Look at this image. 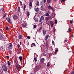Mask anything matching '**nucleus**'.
<instances>
[{
	"mask_svg": "<svg viewBox=\"0 0 74 74\" xmlns=\"http://www.w3.org/2000/svg\"><path fill=\"white\" fill-rule=\"evenodd\" d=\"M50 25H51V27H53V25L54 24L53 23V22H52V21H50Z\"/></svg>",
	"mask_w": 74,
	"mask_h": 74,
	"instance_id": "39448f33",
	"label": "nucleus"
},
{
	"mask_svg": "<svg viewBox=\"0 0 74 74\" xmlns=\"http://www.w3.org/2000/svg\"><path fill=\"white\" fill-rule=\"evenodd\" d=\"M13 18L14 20H16L17 19V16L16 15H14L13 16Z\"/></svg>",
	"mask_w": 74,
	"mask_h": 74,
	"instance_id": "0eeeda50",
	"label": "nucleus"
},
{
	"mask_svg": "<svg viewBox=\"0 0 74 74\" xmlns=\"http://www.w3.org/2000/svg\"><path fill=\"white\" fill-rule=\"evenodd\" d=\"M20 45H21V42H20Z\"/></svg>",
	"mask_w": 74,
	"mask_h": 74,
	"instance_id": "603ef678",
	"label": "nucleus"
},
{
	"mask_svg": "<svg viewBox=\"0 0 74 74\" xmlns=\"http://www.w3.org/2000/svg\"><path fill=\"white\" fill-rule=\"evenodd\" d=\"M58 23V21H57V20H55V23L56 24V23Z\"/></svg>",
	"mask_w": 74,
	"mask_h": 74,
	"instance_id": "72a5a7b5",
	"label": "nucleus"
},
{
	"mask_svg": "<svg viewBox=\"0 0 74 74\" xmlns=\"http://www.w3.org/2000/svg\"><path fill=\"white\" fill-rule=\"evenodd\" d=\"M35 53H34V54L35 55Z\"/></svg>",
	"mask_w": 74,
	"mask_h": 74,
	"instance_id": "4d7b16f0",
	"label": "nucleus"
},
{
	"mask_svg": "<svg viewBox=\"0 0 74 74\" xmlns=\"http://www.w3.org/2000/svg\"><path fill=\"white\" fill-rule=\"evenodd\" d=\"M34 60H35V62H37L36 58H34Z\"/></svg>",
	"mask_w": 74,
	"mask_h": 74,
	"instance_id": "cd10ccee",
	"label": "nucleus"
},
{
	"mask_svg": "<svg viewBox=\"0 0 74 74\" xmlns=\"http://www.w3.org/2000/svg\"><path fill=\"white\" fill-rule=\"evenodd\" d=\"M18 12H20V11H21V9H20V7H18Z\"/></svg>",
	"mask_w": 74,
	"mask_h": 74,
	"instance_id": "5701e85b",
	"label": "nucleus"
},
{
	"mask_svg": "<svg viewBox=\"0 0 74 74\" xmlns=\"http://www.w3.org/2000/svg\"><path fill=\"white\" fill-rule=\"evenodd\" d=\"M48 9L49 10L51 9V10H53V8H52V7H51L50 5H49L48 6Z\"/></svg>",
	"mask_w": 74,
	"mask_h": 74,
	"instance_id": "423d86ee",
	"label": "nucleus"
},
{
	"mask_svg": "<svg viewBox=\"0 0 74 74\" xmlns=\"http://www.w3.org/2000/svg\"><path fill=\"white\" fill-rule=\"evenodd\" d=\"M6 28L7 30H8L9 29L8 27H6Z\"/></svg>",
	"mask_w": 74,
	"mask_h": 74,
	"instance_id": "c9c22d12",
	"label": "nucleus"
},
{
	"mask_svg": "<svg viewBox=\"0 0 74 74\" xmlns=\"http://www.w3.org/2000/svg\"><path fill=\"white\" fill-rule=\"evenodd\" d=\"M70 23H73V22L72 21H71V20H70Z\"/></svg>",
	"mask_w": 74,
	"mask_h": 74,
	"instance_id": "a19ab883",
	"label": "nucleus"
},
{
	"mask_svg": "<svg viewBox=\"0 0 74 74\" xmlns=\"http://www.w3.org/2000/svg\"><path fill=\"white\" fill-rule=\"evenodd\" d=\"M64 41H65V42H66L67 40H64Z\"/></svg>",
	"mask_w": 74,
	"mask_h": 74,
	"instance_id": "3c124183",
	"label": "nucleus"
},
{
	"mask_svg": "<svg viewBox=\"0 0 74 74\" xmlns=\"http://www.w3.org/2000/svg\"><path fill=\"white\" fill-rule=\"evenodd\" d=\"M16 68L17 69V70H19V66H18V65H17L16 66Z\"/></svg>",
	"mask_w": 74,
	"mask_h": 74,
	"instance_id": "412c9836",
	"label": "nucleus"
},
{
	"mask_svg": "<svg viewBox=\"0 0 74 74\" xmlns=\"http://www.w3.org/2000/svg\"><path fill=\"white\" fill-rule=\"evenodd\" d=\"M27 38H28V39H30V37L28 36H27Z\"/></svg>",
	"mask_w": 74,
	"mask_h": 74,
	"instance_id": "e433bc0d",
	"label": "nucleus"
},
{
	"mask_svg": "<svg viewBox=\"0 0 74 74\" xmlns=\"http://www.w3.org/2000/svg\"><path fill=\"white\" fill-rule=\"evenodd\" d=\"M32 45H33L34 47H36V44H35V43H32Z\"/></svg>",
	"mask_w": 74,
	"mask_h": 74,
	"instance_id": "c756f323",
	"label": "nucleus"
},
{
	"mask_svg": "<svg viewBox=\"0 0 74 74\" xmlns=\"http://www.w3.org/2000/svg\"><path fill=\"white\" fill-rule=\"evenodd\" d=\"M26 5H25L24 7V8H23L24 11H25V9L26 8Z\"/></svg>",
	"mask_w": 74,
	"mask_h": 74,
	"instance_id": "393cba45",
	"label": "nucleus"
},
{
	"mask_svg": "<svg viewBox=\"0 0 74 74\" xmlns=\"http://www.w3.org/2000/svg\"><path fill=\"white\" fill-rule=\"evenodd\" d=\"M4 7H2L1 8V10L2 11H3V12H5V10H4Z\"/></svg>",
	"mask_w": 74,
	"mask_h": 74,
	"instance_id": "aec40b11",
	"label": "nucleus"
},
{
	"mask_svg": "<svg viewBox=\"0 0 74 74\" xmlns=\"http://www.w3.org/2000/svg\"><path fill=\"white\" fill-rule=\"evenodd\" d=\"M19 47H20V45H18V49H17L18 51H21V49L19 48Z\"/></svg>",
	"mask_w": 74,
	"mask_h": 74,
	"instance_id": "2eb2a0df",
	"label": "nucleus"
},
{
	"mask_svg": "<svg viewBox=\"0 0 74 74\" xmlns=\"http://www.w3.org/2000/svg\"><path fill=\"white\" fill-rule=\"evenodd\" d=\"M46 2V0H44V3H45Z\"/></svg>",
	"mask_w": 74,
	"mask_h": 74,
	"instance_id": "a18cd8bd",
	"label": "nucleus"
},
{
	"mask_svg": "<svg viewBox=\"0 0 74 74\" xmlns=\"http://www.w3.org/2000/svg\"><path fill=\"white\" fill-rule=\"evenodd\" d=\"M35 10L36 12H38V8H36V9H35Z\"/></svg>",
	"mask_w": 74,
	"mask_h": 74,
	"instance_id": "4be33fe9",
	"label": "nucleus"
},
{
	"mask_svg": "<svg viewBox=\"0 0 74 74\" xmlns=\"http://www.w3.org/2000/svg\"><path fill=\"white\" fill-rule=\"evenodd\" d=\"M43 55L44 56H46V55H45V54H43Z\"/></svg>",
	"mask_w": 74,
	"mask_h": 74,
	"instance_id": "de8ad7c7",
	"label": "nucleus"
},
{
	"mask_svg": "<svg viewBox=\"0 0 74 74\" xmlns=\"http://www.w3.org/2000/svg\"><path fill=\"white\" fill-rule=\"evenodd\" d=\"M41 21H42V20H40L39 21L40 22H41Z\"/></svg>",
	"mask_w": 74,
	"mask_h": 74,
	"instance_id": "09e8293b",
	"label": "nucleus"
},
{
	"mask_svg": "<svg viewBox=\"0 0 74 74\" xmlns=\"http://www.w3.org/2000/svg\"><path fill=\"white\" fill-rule=\"evenodd\" d=\"M29 7H31L30 9H31V8H32V2L31 1H30L29 2Z\"/></svg>",
	"mask_w": 74,
	"mask_h": 74,
	"instance_id": "1a4fd4ad",
	"label": "nucleus"
},
{
	"mask_svg": "<svg viewBox=\"0 0 74 74\" xmlns=\"http://www.w3.org/2000/svg\"><path fill=\"white\" fill-rule=\"evenodd\" d=\"M47 67H49L50 66V64L49 62L48 63L47 65Z\"/></svg>",
	"mask_w": 74,
	"mask_h": 74,
	"instance_id": "b1692460",
	"label": "nucleus"
},
{
	"mask_svg": "<svg viewBox=\"0 0 74 74\" xmlns=\"http://www.w3.org/2000/svg\"><path fill=\"white\" fill-rule=\"evenodd\" d=\"M52 44L53 45H54V41H53V40H52Z\"/></svg>",
	"mask_w": 74,
	"mask_h": 74,
	"instance_id": "58836bf2",
	"label": "nucleus"
},
{
	"mask_svg": "<svg viewBox=\"0 0 74 74\" xmlns=\"http://www.w3.org/2000/svg\"><path fill=\"white\" fill-rule=\"evenodd\" d=\"M43 35H45V34H46V31L45 30L43 31Z\"/></svg>",
	"mask_w": 74,
	"mask_h": 74,
	"instance_id": "a211bd4d",
	"label": "nucleus"
},
{
	"mask_svg": "<svg viewBox=\"0 0 74 74\" xmlns=\"http://www.w3.org/2000/svg\"><path fill=\"white\" fill-rule=\"evenodd\" d=\"M6 20L9 23H11V21L10 20V19L8 18H6Z\"/></svg>",
	"mask_w": 74,
	"mask_h": 74,
	"instance_id": "20e7f679",
	"label": "nucleus"
},
{
	"mask_svg": "<svg viewBox=\"0 0 74 74\" xmlns=\"http://www.w3.org/2000/svg\"><path fill=\"white\" fill-rule=\"evenodd\" d=\"M2 69L4 71H7V67L5 65L2 66Z\"/></svg>",
	"mask_w": 74,
	"mask_h": 74,
	"instance_id": "f257e3e1",
	"label": "nucleus"
},
{
	"mask_svg": "<svg viewBox=\"0 0 74 74\" xmlns=\"http://www.w3.org/2000/svg\"><path fill=\"white\" fill-rule=\"evenodd\" d=\"M47 13L45 14V16H49V14H50V12L49 10H47L46 12Z\"/></svg>",
	"mask_w": 74,
	"mask_h": 74,
	"instance_id": "f03ea898",
	"label": "nucleus"
},
{
	"mask_svg": "<svg viewBox=\"0 0 74 74\" xmlns=\"http://www.w3.org/2000/svg\"><path fill=\"white\" fill-rule=\"evenodd\" d=\"M34 20L35 22H38V18H35L34 19Z\"/></svg>",
	"mask_w": 74,
	"mask_h": 74,
	"instance_id": "dca6fc26",
	"label": "nucleus"
},
{
	"mask_svg": "<svg viewBox=\"0 0 74 74\" xmlns=\"http://www.w3.org/2000/svg\"><path fill=\"white\" fill-rule=\"evenodd\" d=\"M36 4L37 6H38L40 5V4L39 3V2H38V1H36Z\"/></svg>",
	"mask_w": 74,
	"mask_h": 74,
	"instance_id": "ddd939ff",
	"label": "nucleus"
},
{
	"mask_svg": "<svg viewBox=\"0 0 74 74\" xmlns=\"http://www.w3.org/2000/svg\"><path fill=\"white\" fill-rule=\"evenodd\" d=\"M42 29V28L40 27L39 29V30L40 31V30H41Z\"/></svg>",
	"mask_w": 74,
	"mask_h": 74,
	"instance_id": "37998d69",
	"label": "nucleus"
},
{
	"mask_svg": "<svg viewBox=\"0 0 74 74\" xmlns=\"http://www.w3.org/2000/svg\"><path fill=\"white\" fill-rule=\"evenodd\" d=\"M46 19H47V20L49 19V17H48L46 18Z\"/></svg>",
	"mask_w": 74,
	"mask_h": 74,
	"instance_id": "4c0bfd02",
	"label": "nucleus"
},
{
	"mask_svg": "<svg viewBox=\"0 0 74 74\" xmlns=\"http://www.w3.org/2000/svg\"><path fill=\"white\" fill-rule=\"evenodd\" d=\"M8 66H10V62H9V61H8Z\"/></svg>",
	"mask_w": 74,
	"mask_h": 74,
	"instance_id": "7c9ffc66",
	"label": "nucleus"
},
{
	"mask_svg": "<svg viewBox=\"0 0 74 74\" xmlns=\"http://www.w3.org/2000/svg\"><path fill=\"white\" fill-rule=\"evenodd\" d=\"M45 9V8H44V9H42L43 10H44Z\"/></svg>",
	"mask_w": 74,
	"mask_h": 74,
	"instance_id": "864d4df0",
	"label": "nucleus"
},
{
	"mask_svg": "<svg viewBox=\"0 0 74 74\" xmlns=\"http://www.w3.org/2000/svg\"><path fill=\"white\" fill-rule=\"evenodd\" d=\"M5 16H6V14H5L4 15H3V18H5Z\"/></svg>",
	"mask_w": 74,
	"mask_h": 74,
	"instance_id": "473e14b6",
	"label": "nucleus"
},
{
	"mask_svg": "<svg viewBox=\"0 0 74 74\" xmlns=\"http://www.w3.org/2000/svg\"><path fill=\"white\" fill-rule=\"evenodd\" d=\"M9 52H10V53H11V51H9Z\"/></svg>",
	"mask_w": 74,
	"mask_h": 74,
	"instance_id": "6e6d98bb",
	"label": "nucleus"
},
{
	"mask_svg": "<svg viewBox=\"0 0 74 74\" xmlns=\"http://www.w3.org/2000/svg\"><path fill=\"white\" fill-rule=\"evenodd\" d=\"M9 48H10V49H12V43H10V44Z\"/></svg>",
	"mask_w": 74,
	"mask_h": 74,
	"instance_id": "9d476101",
	"label": "nucleus"
},
{
	"mask_svg": "<svg viewBox=\"0 0 74 74\" xmlns=\"http://www.w3.org/2000/svg\"><path fill=\"white\" fill-rule=\"evenodd\" d=\"M58 49H56V51H55L54 53L56 54V53H57V52H58Z\"/></svg>",
	"mask_w": 74,
	"mask_h": 74,
	"instance_id": "a878e982",
	"label": "nucleus"
},
{
	"mask_svg": "<svg viewBox=\"0 0 74 74\" xmlns=\"http://www.w3.org/2000/svg\"><path fill=\"white\" fill-rule=\"evenodd\" d=\"M2 39V37H0V40H1Z\"/></svg>",
	"mask_w": 74,
	"mask_h": 74,
	"instance_id": "49530a36",
	"label": "nucleus"
},
{
	"mask_svg": "<svg viewBox=\"0 0 74 74\" xmlns=\"http://www.w3.org/2000/svg\"><path fill=\"white\" fill-rule=\"evenodd\" d=\"M46 47L47 48H48V47H49V46L48 45H46Z\"/></svg>",
	"mask_w": 74,
	"mask_h": 74,
	"instance_id": "79ce46f5",
	"label": "nucleus"
},
{
	"mask_svg": "<svg viewBox=\"0 0 74 74\" xmlns=\"http://www.w3.org/2000/svg\"><path fill=\"white\" fill-rule=\"evenodd\" d=\"M45 60V59H44V58H42L40 60V62H41V63H43Z\"/></svg>",
	"mask_w": 74,
	"mask_h": 74,
	"instance_id": "6e6552de",
	"label": "nucleus"
},
{
	"mask_svg": "<svg viewBox=\"0 0 74 74\" xmlns=\"http://www.w3.org/2000/svg\"><path fill=\"white\" fill-rule=\"evenodd\" d=\"M6 58L7 59H8L9 58V56H6Z\"/></svg>",
	"mask_w": 74,
	"mask_h": 74,
	"instance_id": "c03bdc74",
	"label": "nucleus"
},
{
	"mask_svg": "<svg viewBox=\"0 0 74 74\" xmlns=\"http://www.w3.org/2000/svg\"><path fill=\"white\" fill-rule=\"evenodd\" d=\"M19 59H20V60L21 63H22V57L21 56L19 57Z\"/></svg>",
	"mask_w": 74,
	"mask_h": 74,
	"instance_id": "f8f14e48",
	"label": "nucleus"
},
{
	"mask_svg": "<svg viewBox=\"0 0 74 74\" xmlns=\"http://www.w3.org/2000/svg\"><path fill=\"white\" fill-rule=\"evenodd\" d=\"M62 0V1H63V2L65 1V0Z\"/></svg>",
	"mask_w": 74,
	"mask_h": 74,
	"instance_id": "8fccbe9b",
	"label": "nucleus"
},
{
	"mask_svg": "<svg viewBox=\"0 0 74 74\" xmlns=\"http://www.w3.org/2000/svg\"><path fill=\"white\" fill-rule=\"evenodd\" d=\"M71 74H74V71L72 72L71 73Z\"/></svg>",
	"mask_w": 74,
	"mask_h": 74,
	"instance_id": "ea45409f",
	"label": "nucleus"
},
{
	"mask_svg": "<svg viewBox=\"0 0 74 74\" xmlns=\"http://www.w3.org/2000/svg\"><path fill=\"white\" fill-rule=\"evenodd\" d=\"M40 19L42 21H43V20H44V17L42 16L40 17Z\"/></svg>",
	"mask_w": 74,
	"mask_h": 74,
	"instance_id": "6ab92c4d",
	"label": "nucleus"
},
{
	"mask_svg": "<svg viewBox=\"0 0 74 74\" xmlns=\"http://www.w3.org/2000/svg\"><path fill=\"white\" fill-rule=\"evenodd\" d=\"M19 2L20 3V5H22V1H20Z\"/></svg>",
	"mask_w": 74,
	"mask_h": 74,
	"instance_id": "2f4dec72",
	"label": "nucleus"
},
{
	"mask_svg": "<svg viewBox=\"0 0 74 74\" xmlns=\"http://www.w3.org/2000/svg\"><path fill=\"white\" fill-rule=\"evenodd\" d=\"M49 37V35H47L46 36L45 38V40H46V41H47L48 39V38Z\"/></svg>",
	"mask_w": 74,
	"mask_h": 74,
	"instance_id": "9b49d317",
	"label": "nucleus"
},
{
	"mask_svg": "<svg viewBox=\"0 0 74 74\" xmlns=\"http://www.w3.org/2000/svg\"><path fill=\"white\" fill-rule=\"evenodd\" d=\"M69 32H71V28H70V27H69Z\"/></svg>",
	"mask_w": 74,
	"mask_h": 74,
	"instance_id": "c85d7f7f",
	"label": "nucleus"
},
{
	"mask_svg": "<svg viewBox=\"0 0 74 74\" xmlns=\"http://www.w3.org/2000/svg\"><path fill=\"white\" fill-rule=\"evenodd\" d=\"M31 47H33V45H31Z\"/></svg>",
	"mask_w": 74,
	"mask_h": 74,
	"instance_id": "5fc2aeb1",
	"label": "nucleus"
},
{
	"mask_svg": "<svg viewBox=\"0 0 74 74\" xmlns=\"http://www.w3.org/2000/svg\"><path fill=\"white\" fill-rule=\"evenodd\" d=\"M26 14L27 16H29V15H30V13L29 12H27Z\"/></svg>",
	"mask_w": 74,
	"mask_h": 74,
	"instance_id": "4468645a",
	"label": "nucleus"
},
{
	"mask_svg": "<svg viewBox=\"0 0 74 74\" xmlns=\"http://www.w3.org/2000/svg\"><path fill=\"white\" fill-rule=\"evenodd\" d=\"M47 2L48 3H49L51 2V0H47Z\"/></svg>",
	"mask_w": 74,
	"mask_h": 74,
	"instance_id": "bb28decb",
	"label": "nucleus"
},
{
	"mask_svg": "<svg viewBox=\"0 0 74 74\" xmlns=\"http://www.w3.org/2000/svg\"><path fill=\"white\" fill-rule=\"evenodd\" d=\"M22 38V35H20L19 36L18 38L19 39H21Z\"/></svg>",
	"mask_w": 74,
	"mask_h": 74,
	"instance_id": "f3484780",
	"label": "nucleus"
},
{
	"mask_svg": "<svg viewBox=\"0 0 74 74\" xmlns=\"http://www.w3.org/2000/svg\"><path fill=\"white\" fill-rule=\"evenodd\" d=\"M37 27V26L36 25H34V28H36Z\"/></svg>",
	"mask_w": 74,
	"mask_h": 74,
	"instance_id": "f704fd0d",
	"label": "nucleus"
},
{
	"mask_svg": "<svg viewBox=\"0 0 74 74\" xmlns=\"http://www.w3.org/2000/svg\"><path fill=\"white\" fill-rule=\"evenodd\" d=\"M27 26V23H24L22 24V26L23 27H26Z\"/></svg>",
	"mask_w": 74,
	"mask_h": 74,
	"instance_id": "7ed1b4c3",
	"label": "nucleus"
}]
</instances>
